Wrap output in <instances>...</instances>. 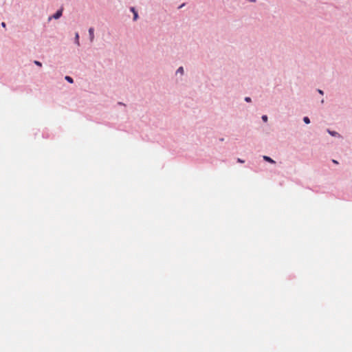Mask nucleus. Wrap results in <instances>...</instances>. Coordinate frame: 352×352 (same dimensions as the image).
Returning <instances> with one entry per match:
<instances>
[{"label":"nucleus","instance_id":"obj_1","mask_svg":"<svg viewBox=\"0 0 352 352\" xmlns=\"http://www.w3.org/2000/svg\"><path fill=\"white\" fill-rule=\"evenodd\" d=\"M89 34L90 37V41L91 42H92L94 39V30L93 28H90L89 29Z\"/></svg>","mask_w":352,"mask_h":352},{"label":"nucleus","instance_id":"obj_2","mask_svg":"<svg viewBox=\"0 0 352 352\" xmlns=\"http://www.w3.org/2000/svg\"><path fill=\"white\" fill-rule=\"evenodd\" d=\"M62 13H63V10H58L54 15H53V18L54 19H58L60 18L61 16H62Z\"/></svg>","mask_w":352,"mask_h":352},{"label":"nucleus","instance_id":"obj_3","mask_svg":"<svg viewBox=\"0 0 352 352\" xmlns=\"http://www.w3.org/2000/svg\"><path fill=\"white\" fill-rule=\"evenodd\" d=\"M263 159H264V160H265V161H267V162H268L270 163H272V164H274L275 163L274 160H273L272 158H270L268 156H263Z\"/></svg>","mask_w":352,"mask_h":352},{"label":"nucleus","instance_id":"obj_4","mask_svg":"<svg viewBox=\"0 0 352 352\" xmlns=\"http://www.w3.org/2000/svg\"><path fill=\"white\" fill-rule=\"evenodd\" d=\"M75 40H76V43L78 45H80V43H79V34L78 33H76V35H75Z\"/></svg>","mask_w":352,"mask_h":352},{"label":"nucleus","instance_id":"obj_5","mask_svg":"<svg viewBox=\"0 0 352 352\" xmlns=\"http://www.w3.org/2000/svg\"><path fill=\"white\" fill-rule=\"evenodd\" d=\"M65 78V80H66L67 82H70V83H72V82H74V80H73L72 78H71V77H70V76H66Z\"/></svg>","mask_w":352,"mask_h":352},{"label":"nucleus","instance_id":"obj_6","mask_svg":"<svg viewBox=\"0 0 352 352\" xmlns=\"http://www.w3.org/2000/svg\"><path fill=\"white\" fill-rule=\"evenodd\" d=\"M327 131L330 135H331L333 136H336V135H338V133L336 131H331L330 130H328Z\"/></svg>","mask_w":352,"mask_h":352},{"label":"nucleus","instance_id":"obj_7","mask_svg":"<svg viewBox=\"0 0 352 352\" xmlns=\"http://www.w3.org/2000/svg\"><path fill=\"white\" fill-rule=\"evenodd\" d=\"M177 72L180 73L181 74H184V68L182 67H179Z\"/></svg>","mask_w":352,"mask_h":352},{"label":"nucleus","instance_id":"obj_8","mask_svg":"<svg viewBox=\"0 0 352 352\" xmlns=\"http://www.w3.org/2000/svg\"><path fill=\"white\" fill-rule=\"evenodd\" d=\"M303 121L306 123V124H309L310 123V120L308 117H305L303 118Z\"/></svg>","mask_w":352,"mask_h":352},{"label":"nucleus","instance_id":"obj_9","mask_svg":"<svg viewBox=\"0 0 352 352\" xmlns=\"http://www.w3.org/2000/svg\"><path fill=\"white\" fill-rule=\"evenodd\" d=\"M34 64L39 66V67H41L42 66V64L41 62L38 61V60H35L34 61Z\"/></svg>","mask_w":352,"mask_h":352},{"label":"nucleus","instance_id":"obj_10","mask_svg":"<svg viewBox=\"0 0 352 352\" xmlns=\"http://www.w3.org/2000/svg\"><path fill=\"white\" fill-rule=\"evenodd\" d=\"M262 120L264 121V122H267V116L264 115L262 116Z\"/></svg>","mask_w":352,"mask_h":352},{"label":"nucleus","instance_id":"obj_11","mask_svg":"<svg viewBox=\"0 0 352 352\" xmlns=\"http://www.w3.org/2000/svg\"><path fill=\"white\" fill-rule=\"evenodd\" d=\"M133 14H134V16H133V20H135H135H137L138 16V13H137V12H135V13H133Z\"/></svg>","mask_w":352,"mask_h":352},{"label":"nucleus","instance_id":"obj_12","mask_svg":"<svg viewBox=\"0 0 352 352\" xmlns=\"http://www.w3.org/2000/svg\"><path fill=\"white\" fill-rule=\"evenodd\" d=\"M245 100L246 102H250V101H251V98H250V97H246V98H245Z\"/></svg>","mask_w":352,"mask_h":352},{"label":"nucleus","instance_id":"obj_13","mask_svg":"<svg viewBox=\"0 0 352 352\" xmlns=\"http://www.w3.org/2000/svg\"><path fill=\"white\" fill-rule=\"evenodd\" d=\"M237 161H238V162H240V163H243L244 162L243 160H241L239 158L237 160Z\"/></svg>","mask_w":352,"mask_h":352},{"label":"nucleus","instance_id":"obj_14","mask_svg":"<svg viewBox=\"0 0 352 352\" xmlns=\"http://www.w3.org/2000/svg\"><path fill=\"white\" fill-rule=\"evenodd\" d=\"M1 26L3 27V28H6V25L4 22H2L1 23Z\"/></svg>","mask_w":352,"mask_h":352},{"label":"nucleus","instance_id":"obj_15","mask_svg":"<svg viewBox=\"0 0 352 352\" xmlns=\"http://www.w3.org/2000/svg\"><path fill=\"white\" fill-rule=\"evenodd\" d=\"M131 10L133 13L136 12H135V8H131Z\"/></svg>","mask_w":352,"mask_h":352},{"label":"nucleus","instance_id":"obj_16","mask_svg":"<svg viewBox=\"0 0 352 352\" xmlns=\"http://www.w3.org/2000/svg\"><path fill=\"white\" fill-rule=\"evenodd\" d=\"M318 92L320 94H323V91L320 89L318 90Z\"/></svg>","mask_w":352,"mask_h":352},{"label":"nucleus","instance_id":"obj_17","mask_svg":"<svg viewBox=\"0 0 352 352\" xmlns=\"http://www.w3.org/2000/svg\"><path fill=\"white\" fill-rule=\"evenodd\" d=\"M333 162L334 164H338V162H337L336 160H333Z\"/></svg>","mask_w":352,"mask_h":352}]
</instances>
